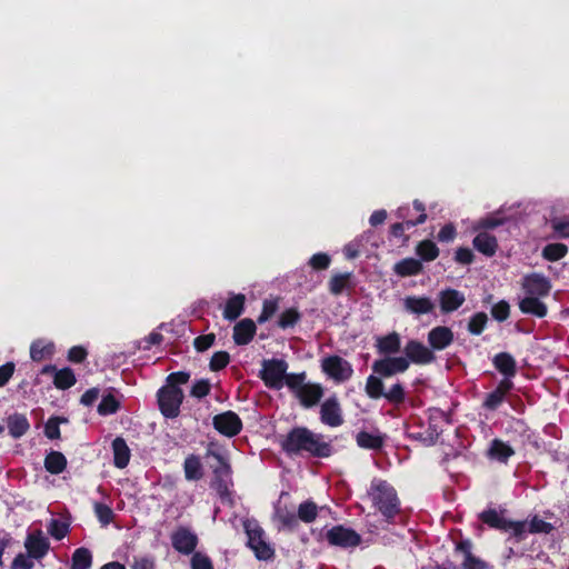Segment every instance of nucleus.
<instances>
[{"instance_id":"f257e3e1","label":"nucleus","mask_w":569,"mask_h":569,"mask_svg":"<svg viewBox=\"0 0 569 569\" xmlns=\"http://www.w3.org/2000/svg\"><path fill=\"white\" fill-rule=\"evenodd\" d=\"M523 297L519 299V309L522 313L543 318L547 315V306L542 299L551 291L550 280L537 272L526 274L521 280Z\"/></svg>"},{"instance_id":"f03ea898","label":"nucleus","mask_w":569,"mask_h":569,"mask_svg":"<svg viewBox=\"0 0 569 569\" xmlns=\"http://www.w3.org/2000/svg\"><path fill=\"white\" fill-rule=\"evenodd\" d=\"M282 447L291 453L308 452L317 457L331 455V446L323 436L302 427L292 429L283 440Z\"/></svg>"},{"instance_id":"7ed1b4c3","label":"nucleus","mask_w":569,"mask_h":569,"mask_svg":"<svg viewBox=\"0 0 569 569\" xmlns=\"http://www.w3.org/2000/svg\"><path fill=\"white\" fill-rule=\"evenodd\" d=\"M369 497L387 520L392 519L399 511V502L395 489L383 480L371 482Z\"/></svg>"},{"instance_id":"20e7f679","label":"nucleus","mask_w":569,"mask_h":569,"mask_svg":"<svg viewBox=\"0 0 569 569\" xmlns=\"http://www.w3.org/2000/svg\"><path fill=\"white\" fill-rule=\"evenodd\" d=\"M244 530L248 537V546L259 560H268L273 556V549L266 540L264 531L253 520L244 521Z\"/></svg>"},{"instance_id":"39448f33","label":"nucleus","mask_w":569,"mask_h":569,"mask_svg":"<svg viewBox=\"0 0 569 569\" xmlns=\"http://www.w3.org/2000/svg\"><path fill=\"white\" fill-rule=\"evenodd\" d=\"M288 363L281 359L263 360L261 379L269 388L281 389L284 386Z\"/></svg>"},{"instance_id":"423d86ee","label":"nucleus","mask_w":569,"mask_h":569,"mask_svg":"<svg viewBox=\"0 0 569 569\" xmlns=\"http://www.w3.org/2000/svg\"><path fill=\"white\" fill-rule=\"evenodd\" d=\"M183 400V392L179 387L167 386L159 390L158 402L160 410L167 418H174L179 415L180 405Z\"/></svg>"},{"instance_id":"0eeeda50","label":"nucleus","mask_w":569,"mask_h":569,"mask_svg":"<svg viewBox=\"0 0 569 569\" xmlns=\"http://www.w3.org/2000/svg\"><path fill=\"white\" fill-rule=\"evenodd\" d=\"M413 209L419 212V216L417 219L412 220L410 219L409 208L401 207L397 210V217L399 219H402V222L395 223L391 227V232L395 237H401L405 232V229L415 227L417 224L423 223L427 219V214L425 212V206L419 200L413 201Z\"/></svg>"},{"instance_id":"6e6552de","label":"nucleus","mask_w":569,"mask_h":569,"mask_svg":"<svg viewBox=\"0 0 569 569\" xmlns=\"http://www.w3.org/2000/svg\"><path fill=\"white\" fill-rule=\"evenodd\" d=\"M326 538L331 546L353 548L361 542V537L355 530L343 526H336L327 531Z\"/></svg>"},{"instance_id":"1a4fd4ad","label":"nucleus","mask_w":569,"mask_h":569,"mask_svg":"<svg viewBox=\"0 0 569 569\" xmlns=\"http://www.w3.org/2000/svg\"><path fill=\"white\" fill-rule=\"evenodd\" d=\"M480 519L491 528L511 531L515 536H520L526 529V523L509 521L496 510L483 511Z\"/></svg>"},{"instance_id":"9d476101","label":"nucleus","mask_w":569,"mask_h":569,"mask_svg":"<svg viewBox=\"0 0 569 569\" xmlns=\"http://www.w3.org/2000/svg\"><path fill=\"white\" fill-rule=\"evenodd\" d=\"M322 369L330 378L338 382L348 380L353 372L351 365L338 356L323 359Z\"/></svg>"},{"instance_id":"9b49d317","label":"nucleus","mask_w":569,"mask_h":569,"mask_svg":"<svg viewBox=\"0 0 569 569\" xmlns=\"http://www.w3.org/2000/svg\"><path fill=\"white\" fill-rule=\"evenodd\" d=\"M172 547L180 553H192L198 545L197 535L186 527H179L171 535Z\"/></svg>"},{"instance_id":"f8f14e48","label":"nucleus","mask_w":569,"mask_h":569,"mask_svg":"<svg viewBox=\"0 0 569 569\" xmlns=\"http://www.w3.org/2000/svg\"><path fill=\"white\" fill-rule=\"evenodd\" d=\"M409 368V360L405 357H389L373 362L372 369L382 377L402 373Z\"/></svg>"},{"instance_id":"ddd939ff","label":"nucleus","mask_w":569,"mask_h":569,"mask_svg":"<svg viewBox=\"0 0 569 569\" xmlns=\"http://www.w3.org/2000/svg\"><path fill=\"white\" fill-rule=\"evenodd\" d=\"M405 353L409 363L428 365L436 359L432 350L418 340H409L405 347Z\"/></svg>"},{"instance_id":"4468645a","label":"nucleus","mask_w":569,"mask_h":569,"mask_svg":"<svg viewBox=\"0 0 569 569\" xmlns=\"http://www.w3.org/2000/svg\"><path fill=\"white\" fill-rule=\"evenodd\" d=\"M214 428L227 437L238 435L242 428V422L233 411H226L213 418Z\"/></svg>"},{"instance_id":"2eb2a0df","label":"nucleus","mask_w":569,"mask_h":569,"mask_svg":"<svg viewBox=\"0 0 569 569\" xmlns=\"http://www.w3.org/2000/svg\"><path fill=\"white\" fill-rule=\"evenodd\" d=\"M24 547L31 558L40 559L48 552L49 541L41 530H37L28 535Z\"/></svg>"},{"instance_id":"dca6fc26","label":"nucleus","mask_w":569,"mask_h":569,"mask_svg":"<svg viewBox=\"0 0 569 569\" xmlns=\"http://www.w3.org/2000/svg\"><path fill=\"white\" fill-rule=\"evenodd\" d=\"M321 421L330 427H338L343 422L341 409L336 397L328 398L321 405Z\"/></svg>"},{"instance_id":"f3484780","label":"nucleus","mask_w":569,"mask_h":569,"mask_svg":"<svg viewBox=\"0 0 569 569\" xmlns=\"http://www.w3.org/2000/svg\"><path fill=\"white\" fill-rule=\"evenodd\" d=\"M402 302L403 309L415 316L427 315L435 310V303L428 297L408 296Z\"/></svg>"},{"instance_id":"a211bd4d","label":"nucleus","mask_w":569,"mask_h":569,"mask_svg":"<svg viewBox=\"0 0 569 569\" xmlns=\"http://www.w3.org/2000/svg\"><path fill=\"white\" fill-rule=\"evenodd\" d=\"M453 341V332L450 328L438 326L428 333V342L432 350H443Z\"/></svg>"},{"instance_id":"6ab92c4d","label":"nucleus","mask_w":569,"mask_h":569,"mask_svg":"<svg viewBox=\"0 0 569 569\" xmlns=\"http://www.w3.org/2000/svg\"><path fill=\"white\" fill-rule=\"evenodd\" d=\"M438 297L440 309L443 313L456 311L466 300L465 295L455 289H445L439 292Z\"/></svg>"},{"instance_id":"aec40b11","label":"nucleus","mask_w":569,"mask_h":569,"mask_svg":"<svg viewBox=\"0 0 569 569\" xmlns=\"http://www.w3.org/2000/svg\"><path fill=\"white\" fill-rule=\"evenodd\" d=\"M512 386L513 385L510 379H502L496 390L487 396L483 406L490 410L497 409L502 403L507 392L512 388Z\"/></svg>"},{"instance_id":"412c9836","label":"nucleus","mask_w":569,"mask_h":569,"mask_svg":"<svg viewBox=\"0 0 569 569\" xmlns=\"http://www.w3.org/2000/svg\"><path fill=\"white\" fill-rule=\"evenodd\" d=\"M256 333V325L251 319H243L234 326L233 339L237 345H247Z\"/></svg>"},{"instance_id":"4be33fe9","label":"nucleus","mask_w":569,"mask_h":569,"mask_svg":"<svg viewBox=\"0 0 569 569\" xmlns=\"http://www.w3.org/2000/svg\"><path fill=\"white\" fill-rule=\"evenodd\" d=\"M54 371V380L53 383L59 389H68L76 383V377L71 369L63 368L61 370H56L53 366H46L42 369V373L53 372Z\"/></svg>"},{"instance_id":"5701e85b","label":"nucleus","mask_w":569,"mask_h":569,"mask_svg":"<svg viewBox=\"0 0 569 569\" xmlns=\"http://www.w3.org/2000/svg\"><path fill=\"white\" fill-rule=\"evenodd\" d=\"M472 243L479 252L488 257L493 256L498 247L497 239L487 231L479 232Z\"/></svg>"},{"instance_id":"b1692460","label":"nucleus","mask_w":569,"mask_h":569,"mask_svg":"<svg viewBox=\"0 0 569 569\" xmlns=\"http://www.w3.org/2000/svg\"><path fill=\"white\" fill-rule=\"evenodd\" d=\"M322 388L318 385H303L298 389V398L305 407L315 406L322 397Z\"/></svg>"},{"instance_id":"393cba45","label":"nucleus","mask_w":569,"mask_h":569,"mask_svg":"<svg viewBox=\"0 0 569 569\" xmlns=\"http://www.w3.org/2000/svg\"><path fill=\"white\" fill-rule=\"evenodd\" d=\"M112 450L114 466L118 468L127 467L130 460V450L126 441L120 437L116 438L112 442Z\"/></svg>"},{"instance_id":"a878e982","label":"nucleus","mask_w":569,"mask_h":569,"mask_svg":"<svg viewBox=\"0 0 569 569\" xmlns=\"http://www.w3.org/2000/svg\"><path fill=\"white\" fill-rule=\"evenodd\" d=\"M493 365L499 372L506 376L505 379H510L516 375V361L509 353H498L493 358Z\"/></svg>"},{"instance_id":"bb28decb","label":"nucleus","mask_w":569,"mask_h":569,"mask_svg":"<svg viewBox=\"0 0 569 569\" xmlns=\"http://www.w3.org/2000/svg\"><path fill=\"white\" fill-rule=\"evenodd\" d=\"M246 297L241 293L233 295L226 303L223 317L228 320L237 319L243 311Z\"/></svg>"},{"instance_id":"cd10ccee","label":"nucleus","mask_w":569,"mask_h":569,"mask_svg":"<svg viewBox=\"0 0 569 569\" xmlns=\"http://www.w3.org/2000/svg\"><path fill=\"white\" fill-rule=\"evenodd\" d=\"M54 345L47 340H37L30 347V357L33 361H42L53 355Z\"/></svg>"},{"instance_id":"c85d7f7f","label":"nucleus","mask_w":569,"mask_h":569,"mask_svg":"<svg viewBox=\"0 0 569 569\" xmlns=\"http://www.w3.org/2000/svg\"><path fill=\"white\" fill-rule=\"evenodd\" d=\"M67 467V459L60 451H50L44 458V468L52 475L61 473Z\"/></svg>"},{"instance_id":"c756f323","label":"nucleus","mask_w":569,"mask_h":569,"mask_svg":"<svg viewBox=\"0 0 569 569\" xmlns=\"http://www.w3.org/2000/svg\"><path fill=\"white\" fill-rule=\"evenodd\" d=\"M393 269L401 277L416 276L422 270V264L415 258H406L396 263Z\"/></svg>"},{"instance_id":"7c9ffc66","label":"nucleus","mask_w":569,"mask_h":569,"mask_svg":"<svg viewBox=\"0 0 569 569\" xmlns=\"http://www.w3.org/2000/svg\"><path fill=\"white\" fill-rule=\"evenodd\" d=\"M377 348L380 353H396L400 349V336L391 332L377 339Z\"/></svg>"},{"instance_id":"2f4dec72","label":"nucleus","mask_w":569,"mask_h":569,"mask_svg":"<svg viewBox=\"0 0 569 569\" xmlns=\"http://www.w3.org/2000/svg\"><path fill=\"white\" fill-rule=\"evenodd\" d=\"M8 429L13 438H20L28 431L29 422L24 416L13 415L8 418Z\"/></svg>"},{"instance_id":"473e14b6","label":"nucleus","mask_w":569,"mask_h":569,"mask_svg":"<svg viewBox=\"0 0 569 569\" xmlns=\"http://www.w3.org/2000/svg\"><path fill=\"white\" fill-rule=\"evenodd\" d=\"M512 455L513 450L508 443L497 439L491 442L489 456L492 459L505 462Z\"/></svg>"},{"instance_id":"72a5a7b5","label":"nucleus","mask_w":569,"mask_h":569,"mask_svg":"<svg viewBox=\"0 0 569 569\" xmlns=\"http://www.w3.org/2000/svg\"><path fill=\"white\" fill-rule=\"evenodd\" d=\"M274 519L282 526L292 528L297 525V516L279 501L274 507Z\"/></svg>"},{"instance_id":"f704fd0d","label":"nucleus","mask_w":569,"mask_h":569,"mask_svg":"<svg viewBox=\"0 0 569 569\" xmlns=\"http://www.w3.org/2000/svg\"><path fill=\"white\" fill-rule=\"evenodd\" d=\"M184 475L188 480H199L202 477V466L200 459L190 456L184 460Z\"/></svg>"},{"instance_id":"c9c22d12","label":"nucleus","mask_w":569,"mask_h":569,"mask_svg":"<svg viewBox=\"0 0 569 569\" xmlns=\"http://www.w3.org/2000/svg\"><path fill=\"white\" fill-rule=\"evenodd\" d=\"M319 510H321V508H318L315 502L305 501L298 508L297 519H300L306 523H310L316 520Z\"/></svg>"},{"instance_id":"e433bc0d","label":"nucleus","mask_w":569,"mask_h":569,"mask_svg":"<svg viewBox=\"0 0 569 569\" xmlns=\"http://www.w3.org/2000/svg\"><path fill=\"white\" fill-rule=\"evenodd\" d=\"M416 252L423 261H432L439 256V249L431 240L421 241L417 246Z\"/></svg>"},{"instance_id":"4c0bfd02","label":"nucleus","mask_w":569,"mask_h":569,"mask_svg":"<svg viewBox=\"0 0 569 569\" xmlns=\"http://www.w3.org/2000/svg\"><path fill=\"white\" fill-rule=\"evenodd\" d=\"M92 563L91 552L86 548H78L72 556L71 569H90Z\"/></svg>"},{"instance_id":"58836bf2","label":"nucleus","mask_w":569,"mask_h":569,"mask_svg":"<svg viewBox=\"0 0 569 569\" xmlns=\"http://www.w3.org/2000/svg\"><path fill=\"white\" fill-rule=\"evenodd\" d=\"M357 443L361 448L376 450L382 447L383 440L379 435L359 432L357 436Z\"/></svg>"},{"instance_id":"ea45409f","label":"nucleus","mask_w":569,"mask_h":569,"mask_svg":"<svg viewBox=\"0 0 569 569\" xmlns=\"http://www.w3.org/2000/svg\"><path fill=\"white\" fill-rule=\"evenodd\" d=\"M568 252V248L563 243H550L543 248L542 256L549 261H557L563 258Z\"/></svg>"},{"instance_id":"a19ab883","label":"nucleus","mask_w":569,"mask_h":569,"mask_svg":"<svg viewBox=\"0 0 569 569\" xmlns=\"http://www.w3.org/2000/svg\"><path fill=\"white\" fill-rule=\"evenodd\" d=\"M350 276V273H339L332 276L329 281L330 292L336 296L342 293V291L349 287Z\"/></svg>"},{"instance_id":"79ce46f5","label":"nucleus","mask_w":569,"mask_h":569,"mask_svg":"<svg viewBox=\"0 0 569 569\" xmlns=\"http://www.w3.org/2000/svg\"><path fill=\"white\" fill-rule=\"evenodd\" d=\"M366 392L372 399L383 397V383L380 378L369 376L366 382Z\"/></svg>"},{"instance_id":"37998d69","label":"nucleus","mask_w":569,"mask_h":569,"mask_svg":"<svg viewBox=\"0 0 569 569\" xmlns=\"http://www.w3.org/2000/svg\"><path fill=\"white\" fill-rule=\"evenodd\" d=\"M94 513L102 526H108L112 522L114 513L113 510L101 502L93 503Z\"/></svg>"},{"instance_id":"c03bdc74","label":"nucleus","mask_w":569,"mask_h":569,"mask_svg":"<svg viewBox=\"0 0 569 569\" xmlns=\"http://www.w3.org/2000/svg\"><path fill=\"white\" fill-rule=\"evenodd\" d=\"M119 408V402L113 395L109 393L102 398L98 406V412L102 416L114 413Z\"/></svg>"},{"instance_id":"a18cd8bd","label":"nucleus","mask_w":569,"mask_h":569,"mask_svg":"<svg viewBox=\"0 0 569 569\" xmlns=\"http://www.w3.org/2000/svg\"><path fill=\"white\" fill-rule=\"evenodd\" d=\"M487 315L483 312L476 313L469 321L468 329L473 335H480L487 323Z\"/></svg>"},{"instance_id":"49530a36","label":"nucleus","mask_w":569,"mask_h":569,"mask_svg":"<svg viewBox=\"0 0 569 569\" xmlns=\"http://www.w3.org/2000/svg\"><path fill=\"white\" fill-rule=\"evenodd\" d=\"M49 533L56 538L57 540L62 539L67 532H68V525L64 522L58 520V519H51L49 527H48Z\"/></svg>"},{"instance_id":"de8ad7c7","label":"nucleus","mask_w":569,"mask_h":569,"mask_svg":"<svg viewBox=\"0 0 569 569\" xmlns=\"http://www.w3.org/2000/svg\"><path fill=\"white\" fill-rule=\"evenodd\" d=\"M383 397L391 403H401L405 400L403 387L400 383H396L389 389V391L385 392Z\"/></svg>"},{"instance_id":"09e8293b","label":"nucleus","mask_w":569,"mask_h":569,"mask_svg":"<svg viewBox=\"0 0 569 569\" xmlns=\"http://www.w3.org/2000/svg\"><path fill=\"white\" fill-rule=\"evenodd\" d=\"M192 569H213L212 561L202 552H194L191 558Z\"/></svg>"},{"instance_id":"8fccbe9b","label":"nucleus","mask_w":569,"mask_h":569,"mask_svg":"<svg viewBox=\"0 0 569 569\" xmlns=\"http://www.w3.org/2000/svg\"><path fill=\"white\" fill-rule=\"evenodd\" d=\"M500 224H502L501 219L490 216L476 221L472 226V230L479 231L481 229H493Z\"/></svg>"},{"instance_id":"3c124183","label":"nucleus","mask_w":569,"mask_h":569,"mask_svg":"<svg viewBox=\"0 0 569 569\" xmlns=\"http://www.w3.org/2000/svg\"><path fill=\"white\" fill-rule=\"evenodd\" d=\"M207 455H208V457H212L219 465V467L216 468V472H218V471L226 472V473L228 472L229 466H228L227 460L221 451L213 449V446L211 445L208 448Z\"/></svg>"},{"instance_id":"603ef678","label":"nucleus","mask_w":569,"mask_h":569,"mask_svg":"<svg viewBox=\"0 0 569 569\" xmlns=\"http://www.w3.org/2000/svg\"><path fill=\"white\" fill-rule=\"evenodd\" d=\"M330 261H331V259L327 253L320 252V253L313 254L310 258L309 264L316 270H325L329 267Z\"/></svg>"},{"instance_id":"864d4df0","label":"nucleus","mask_w":569,"mask_h":569,"mask_svg":"<svg viewBox=\"0 0 569 569\" xmlns=\"http://www.w3.org/2000/svg\"><path fill=\"white\" fill-rule=\"evenodd\" d=\"M510 307L506 301H499L491 309L492 317L498 321H503L509 317Z\"/></svg>"},{"instance_id":"5fc2aeb1","label":"nucleus","mask_w":569,"mask_h":569,"mask_svg":"<svg viewBox=\"0 0 569 569\" xmlns=\"http://www.w3.org/2000/svg\"><path fill=\"white\" fill-rule=\"evenodd\" d=\"M299 319V313L293 309H288L281 313L279 318V326L281 328L292 327Z\"/></svg>"},{"instance_id":"6e6d98bb","label":"nucleus","mask_w":569,"mask_h":569,"mask_svg":"<svg viewBox=\"0 0 569 569\" xmlns=\"http://www.w3.org/2000/svg\"><path fill=\"white\" fill-rule=\"evenodd\" d=\"M229 363V355L224 351L216 352L210 361V368L213 371L224 368Z\"/></svg>"},{"instance_id":"4d7b16f0","label":"nucleus","mask_w":569,"mask_h":569,"mask_svg":"<svg viewBox=\"0 0 569 569\" xmlns=\"http://www.w3.org/2000/svg\"><path fill=\"white\" fill-rule=\"evenodd\" d=\"M551 224L559 237L569 238V219H555Z\"/></svg>"},{"instance_id":"13d9d810","label":"nucleus","mask_w":569,"mask_h":569,"mask_svg":"<svg viewBox=\"0 0 569 569\" xmlns=\"http://www.w3.org/2000/svg\"><path fill=\"white\" fill-rule=\"evenodd\" d=\"M59 422L60 419L58 418L49 419L47 422L44 433L49 439H57L60 437Z\"/></svg>"},{"instance_id":"bf43d9fd","label":"nucleus","mask_w":569,"mask_h":569,"mask_svg":"<svg viewBox=\"0 0 569 569\" xmlns=\"http://www.w3.org/2000/svg\"><path fill=\"white\" fill-rule=\"evenodd\" d=\"M214 342V335H204L194 339V347L198 351H204L209 349Z\"/></svg>"},{"instance_id":"052dcab7","label":"nucleus","mask_w":569,"mask_h":569,"mask_svg":"<svg viewBox=\"0 0 569 569\" xmlns=\"http://www.w3.org/2000/svg\"><path fill=\"white\" fill-rule=\"evenodd\" d=\"M209 391L210 383L207 380H199L193 385L191 389V395L197 398H202L207 396Z\"/></svg>"},{"instance_id":"680f3d73","label":"nucleus","mask_w":569,"mask_h":569,"mask_svg":"<svg viewBox=\"0 0 569 569\" xmlns=\"http://www.w3.org/2000/svg\"><path fill=\"white\" fill-rule=\"evenodd\" d=\"M456 237V228L453 224L448 223L441 228L438 233V240L441 242H451Z\"/></svg>"},{"instance_id":"e2e57ef3","label":"nucleus","mask_w":569,"mask_h":569,"mask_svg":"<svg viewBox=\"0 0 569 569\" xmlns=\"http://www.w3.org/2000/svg\"><path fill=\"white\" fill-rule=\"evenodd\" d=\"M31 557L28 555L20 553L18 555L12 562V569H31L33 567V562L30 559Z\"/></svg>"},{"instance_id":"0e129e2a","label":"nucleus","mask_w":569,"mask_h":569,"mask_svg":"<svg viewBox=\"0 0 569 569\" xmlns=\"http://www.w3.org/2000/svg\"><path fill=\"white\" fill-rule=\"evenodd\" d=\"M302 381L303 375H288L286 372L284 385H287L290 389L295 390L296 393H298L299 387H302L305 385L302 383Z\"/></svg>"},{"instance_id":"69168bd1","label":"nucleus","mask_w":569,"mask_h":569,"mask_svg":"<svg viewBox=\"0 0 569 569\" xmlns=\"http://www.w3.org/2000/svg\"><path fill=\"white\" fill-rule=\"evenodd\" d=\"M14 372V365L7 362L0 367V387H3L12 377Z\"/></svg>"},{"instance_id":"338daca9","label":"nucleus","mask_w":569,"mask_h":569,"mask_svg":"<svg viewBox=\"0 0 569 569\" xmlns=\"http://www.w3.org/2000/svg\"><path fill=\"white\" fill-rule=\"evenodd\" d=\"M551 529V525L541 520V519H538V518H533L531 520V522L529 523V530L531 532H549Z\"/></svg>"},{"instance_id":"774afa93","label":"nucleus","mask_w":569,"mask_h":569,"mask_svg":"<svg viewBox=\"0 0 569 569\" xmlns=\"http://www.w3.org/2000/svg\"><path fill=\"white\" fill-rule=\"evenodd\" d=\"M463 568L465 569H486V565L483 561L475 558L470 553L466 556V559L463 561Z\"/></svg>"}]
</instances>
